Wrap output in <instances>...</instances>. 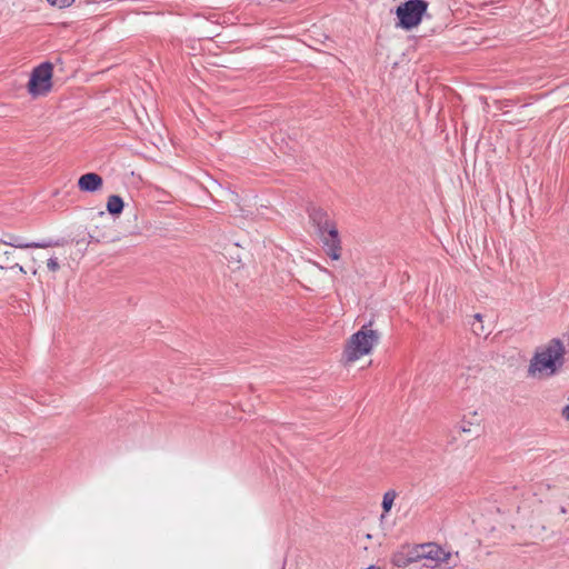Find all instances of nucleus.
<instances>
[{"label": "nucleus", "mask_w": 569, "mask_h": 569, "mask_svg": "<svg viewBox=\"0 0 569 569\" xmlns=\"http://www.w3.org/2000/svg\"><path fill=\"white\" fill-rule=\"evenodd\" d=\"M451 553L433 542L402 545L392 553L391 562L401 569H436L448 563Z\"/></svg>", "instance_id": "f257e3e1"}, {"label": "nucleus", "mask_w": 569, "mask_h": 569, "mask_svg": "<svg viewBox=\"0 0 569 569\" xmlns=\"http://www.w3.org/2000/svg\"><path fill=\"white\" fill-rule=\"evenodd\" d=\"M566 346L558 338L536 348L527 367V377L533 380H547L558 375L566 362Z\"/></svg>", "instance_id": "f03ea898"}, {"label": "nucleus", "mask_w": 569, "mask_h": 569, "mask_svg": "<svg viewBox=\"0 0 569 569\" xmlns=\"http://www.w3.org/2000/svg\"><path fill=\"white\" fill-rule=\"evenodd\" d=\"M552 509L538 501L530 509H523L519 530L531 542L545 541L553 535Z\"/></svg>", "instance_id": "7ed1b4c3"}, {"label": "nucleus", "mask_w": 569, "mask_h": 569, "mask_svg": "<svg viewBox=\"0 0 569 569\" xmlns=\"http://www.w3.org/2000/svg\"><path fill=\"white\" fill-rule=\"evenodd\" d=\"M379 340L380 335L371 328V323L363 325L347 340L342 352V361L346 365H350L370 355L379 343Z\"/></svg>", "instance_id": "20e7f679"}, {"label": "nucleus", "mask_w": 569, "mask_h": 569, "mask_svg": "<svg viewBox=\"0 0 569 569\" xmlns=\"http://www.w3.org/2000/svg\"><path fill=\"white\" fill-rule=\"evenodd\" d=\"M428 6L429 3L426 0H409L401 3L396 10L399 19L398 26L406 30L417 27L421 22Z\"/></svg>", "instance_id": "39448f33"}, {"label": "nucleus", "mask_w": 569, "mask_h": 569, "mask_svg": "<svg viewBox=\"0 0 569 569\" xmlns=\"http://www.w3.org/2000/svg\"><path fill=\"white\" fill-rule=\"evenodd\" d=\"M52 70L50 62H43L33 69L28 82V90L33 96L47 94L52 87Z\"/></svg>", "instance_id": "423d86ee"}, {"label": "nucleus", "mask_w": 569, "mask_h": 569, "mask_svg": "<svg viewBox=\"0 0 569 569\" xmlns=\"http://www.w3.org/2000/svg\"><path fill=\"white\" fill-rule=\"evenodd\" d=\"M0 246H4L0 252V269L9 268L10 263L17 258L13 249H26V248H43V244L39 243H27L22 239L13 233H4L0 237Z\"/></svg>", "instance_id": "0eeeda50"}, {"label": "nucleus", "mask_w": 569, "mask_h": 569, "mask_svg": "<svg viewBox=\"0 0 569 569\" xmlns=\"http://www.w3.org/2000/svg\"><path fill=\"white\" fill-rule=\"evenodd\" d=\"M319 231L327 254L332 260H339L341 256V242L336 223L326 219L323 224L320 226Z\"/></svg>", "instance_id": "6e6552de"}, {"label": "nucleus", "mask_w": 569, "mask_h": 569, "mask_svg": "<svg viewBox=\"0 0 569 569\" xmlns=\"http://www.w3.org/2000/svg\"><path fill=\"white\" fill-rule=\"evenodd\" d=\"M481 422V416L477 411H470L460 421L459 430L463 433L476 435L480 430Z\"/></svg>", "instance_id": "1a4fd4ad"}, {"label": "nucleus", "mask_w": 569, "mask_h": 569, "mask_svg": "<svg viewBox=\"0 0 569 569\" xmlns=\"http://www.w3.org/2000/svg\"><path fill=\"white\" fill-rule=\"evenodd\" d=\"M102 178L94 172L82 174L78 180V187L84 192H96L102 188Z\"/></svg>", "instance_id": "9d476101"}, {"label": "nucleus", "mask_w": 569, "mask_h": 569, "mask_svg": "<svg viewBox=\"0 0 569 569\" xmlns=\"http://www.w3.org/2000/svg\"><path fill=\"white\" fill-rule=\"evenodd\" d=\"M123 200L116 194H112L108 198L107 201V210L111 214H120L123 210Z\"/></svg>", "instance_id": "9b49d317"}, {"label": "nucleus", "mask_w": 569, "mask_h": 569, "mask_svg": "<svg viewBox=\"0 0 569 569\" xmlns=\"http://www.w3.org/2000/svg\"><path fill=\"white\" fill-rule=\"evenodd\" d=\"M397 496L398 493L395 490H388L385 492L381 503L383 510L381 515L382 518L392 509Z\"/></svg>", "instance_id": "f8f14e48"}, {"label": "nucleus", "mask_w": 569, "mask_h": 569, "mask_svg": "<svg viewBox=\"0 0 569 569\" xmlns=\"http://www.w3.org/2000/svg\"><path fill=\"white\" fill-rule=\"evenodd\" d=\"M475 321L472 322V330L476 335H482L485 332L482 326V316L480 313H476L473 317Z\"/></svg>", "instance_id": "ddd939ff"}, {"label": "nucleus", "mask_w": 569, "mask_h": 569, "mask_svg": "<svg viewBox=\"0 0 569 569\" xmlns=\"http://www.w3.org/2000/svg\"><path fill=\"white\" fill-rule=\"evenodd\" d=\"M47 268L51 272H57L60 269V264H59L57 258H52V257L48 258L47 259Z\"/></svg>", "instance_id": "4468645a"}, {"label": "nucleus", "mask_w": 569, "mask_h": 569, "mask_svg": "<svg viewBox=\"0 0 569 569\" xmlns=\"http://www.w3.org/2000/svg\"><path fill=\"white\" fill-rule=\"evenodd\" d=\"M50 4L57 6L59 8H66L71 6L74 0H47Z\"/></svg>", "instance_id": "2eb2a0df"}, {"label": "nucleus", "mask_w": 569, "mask_h": 569, "mask_svg": "<svg viewBox=\"0 0 569 569\" xmlns=\"http://www.w3.org/2000/svg\"><path fill=\"white\" fill-rule=\"evenodd\" d=\"M561 416L565 420L569 421V405L562 408Z\"/></svg>", "instance_id": "dca6fc26"}, {"label": "nucleus", "mask_w": 569, "mask_h": 569, "mask_svg": "<svg viewBox=\"0 0 569 569\" xmlns=\"http://www.w3.org/2000/svg\"><path fill=\"white\" fill-rule=\"evenodd\" d=\"M10 268H18V270H19L20 272H22V273H26V272H27V271H26V269H24L21 264H19V263H14V264H13V266H11Z\"/></svg>", "instance_id": "f3484780"}, {"label": "nucleus", "mask_w": 569, "mask_h": 569, "mask_svg": "<svg viewBox=\"0 0 569 569\" xmlns=\"http://www.w3.org/2000/svg\"><path fill=\"white\" fill-rule=\"evenodd\" d=\"M40 258H41V257L36 256V254H32V256L30 257L31 261H32L34 264L38 262V260H39Z\"/></svg>", "instance_id": "a211bd4d"}, {"label": "nucleus", "mask_w": 569, "mask_h": 569, "mask_svg": "<svg viewBox=\"0 0 569 569\" xmlns=\"http://www.w3.org/2000/svg\"><path fill=\"white\" fill-rule=\"evenodd\" d=\"M31 272H32V274H37L38 269L36 267H33V268H31Z\"/></svg>", "instance_id": "6ab92c4d"}, {"label": "nucleus", "mask_w": 569, "mask_h": 569, "mask_svg": "<svg viewBox=\"0 0 569 569\" xmlns=\"http://www.w3.org/2000/svg\"><path fill=\"white\" fill-rule=\"evenodd\" d=\"M98 216H99L100 218H103V217H104V212H103V211H99V212H98Z\"/></svg>", "instance_id": "aec40b11"}, {"label": "nucleus", "mask_w": 569, "mask_h": 569, "mask_svg": "<svg viewBox=\"0 0 569 569\" xmlns=\"http://www.w3.org/2000/svg\"><path fill=\"white\" fill-rule=\"evenodd\" d=\"M560 512H561V513H566V508H565V507H561V508H560Z\"/></svg>", "instance_id": "412c9836"}]
</instances>
